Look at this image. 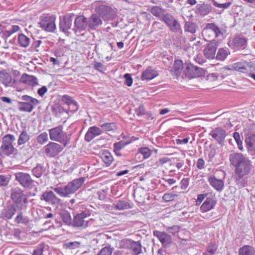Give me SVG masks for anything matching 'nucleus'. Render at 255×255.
<instances>
[{"mask_svg": "<svg viewBox=\"0 0 255 255\" xmlns=\"http://www.w3.org/2000/svg\"><path fill=\"white\" fill-rule=\"evenodd\" d=\"M84 182L85 178L80 177L68 182L65 186L54 188L53 190L62 197H69L82 186Z\"/></svg>", "mask_w": 255, "mask_h": 255, "instance_id": "obj_1", "label": "nucleus"}, {"mask_svg": "<svg viewBox=\"0 0 255 255\" xmlns=\"http://www.w3.org/2000/svg\"><path fill=\"white\" fill-rule=\"evenodd\" d=\"M15 139V137L11 134H7L2 138L1 144L0 147L1 156H9L17 152V150L13 145Z\"/></svg>", "mask_w": 255, "mask_h": 255, "instance_id": "obj_2", "label": "nucleus"}, {"mask_svg": "<svg viewBox=\"0 0 255 255\" xmlns=\"http://www.w3.org/2000/svg\"><path fill=\"white\" fill-rule=\"evenodd\" d=\"M10 198L14 202L13 204L16 205L18 210H22L25 209L27 198L21 189L18 188L12 189Z\"/></svg>", "mask_w": 255, "mask_h": 255, "instance_id": "obj_3", "label": "nucleus"}, {"mask_svg": "<svg viewBox=\"0 0 255 255\" xmlns=\"http://www.w3.org/2000/svg\"><path fill=\"white\" fill-rule=\"evenodd\" d=\"M97 12L104 20L114 19L116 16V11L110 6L101 4L96 8Z\"/></svg>", "mask_w": 255, "mask_h": 255, "instance_id": "obj_4", "label": "nucleus"}, {"mask_svg": "<svg viewBox=\"0 0 255 255\" xmlns=\"http://www.w3.org/2000/svg\"><path fill=\"white\" fill-rule=\"evenodd\" d=\"M184 74L188 78H196L204 74V70L190 63H185L184 67Z\"/></svg>", "mask_w": 255, "mask_h": 255, "instance_id": "obj_5", "label": "nucleus"}, {"mask_svg": "<svg viewBox=\"0 0 255 255\" xmlns=\"http://www.w3.org/2000/svg\"><path fill=\"white\" fill-rule=\"evenodd\" d=\"M51 140L63 143V147H65L67 142L64 141L65 133L63 131V126H59L49 130Z\"/></svg>", "mask_w": 255, "mask_h": 255, "instance_id": "obj_6", "label": "nucleus"}, {"mask_svg": "<svg viewBox=\"0 0 255 255\" xmlns=\"http://www.w3.org/2000/svg\"><path fill=\"white\" fill-rule=\"evenodd\" d=\"M75 28L72 30L74 33L77 35H84V33H81V32L85 31L87 26H88V19L83 15H80L75 19L74 21Z\"/></svg>", "mask_w": 255, "mask_h": 255, "instance_id": "obj_7", "label": "nucleus"}, {"mask_svg": "<svg viewBox=\"0 0 255 255\" xmlns=\"http://www.w3.org/2000/svg\"><path fill=\"white\" fill-rule=\"evenodd\" d=\"M162 21L166 24L171 31L176 33L182 32L180 23L171 14L168 13L164 15Z\"/></svg>", "mask_w": 255, "mask_h": 255, "instance_id": "obj_8", "label": "nucleus"}, {"mask_svg": "<svg viewBox=\"0 0 255 255\" xmlns=\"http://www.w3.org/2000/svg\"><path fill=\"white\" fill-rule=\"evenodd\" d=\"M252 168L253 166L251 164V161L247 158L235 169L237 178L240 179L244 176L248 174Z\"/></svg>", "mask_w": 255, "mask_h": 255, "instance_id": "obj_9", "label": "nucleus"}, {"mask_svg": "<svg viewBox=\"0 0 255 255\" xmlns=\"http://www.w3.org/2000/svg\"><path fill=\"white\" fill-rule=\"evenodd\" d=\"M55 17L48 15L43 17L39 23L40 27L46 31L53 32L56 28Z\"/></svg>", "mask_w": 255, "mask_h": 255, "instance_id": "obj_10", "label": "nucleus"}, {"mask_svg": "<svg viewBox=\"0 0 255 255\" xmlns=\"http://www.w3.org/2000/svg\"><path fill=\"white\" fill-rule=\"evenodd\" d=\"M63 147L60 144L50 142L44 147L45 152L48 157H54L63 150Z\"/></svg>", "mask_w": 255, "mask_h": 255, "instance_id": "obj_11", "label": "nucleus"}, {"mask_svg": "<svg viewBox=\"0 0 255 255\" xmlns=\"http://www.w3.org/2000/svg\"><path fill=\"white\" fill-rule=\"evenodd\" d=\"M89 215L85 212H82L77 214L74 218L73 226L85 228L88 226L89 220L88 217Z\"/></svg>", "mask_w": 255, "mask_h": 255, "instance_id": "obj_12", "label": "nucleus"}, {"mask_svg": "<svg viewBox=\"0 0 255 255\" xmlns=\"http://www.w3.org/2000/svg\"><path fill=\"white\" fill-rule=\"evenodd\" d=\"M15 180L24 188H31L33 183V180L30 176L25 173L18 172L15 173Z\"/></svg>", "mask_w": 255, "mask_h": 255, "instance_id": "obj_13", "label": "nucleus"}, {"mask_svg": "<svg viewBox=\"0 0 255 255\" xmlns=\"http://www.w3.org/2000/svg\"><path fill=\"white\" fill-rule=\"evenodd\" d=\"M17 206L14 204H8L1 211L0 217L5 220L11 219L15 215Z\"/></svg>", "mask_w": 255, "mask_h": 255, "instance_id": "obj_14", "label": "nucleus"}, {"mask_svg": "<svg viewBox=\"0 0 255 255\" xmlns=\"http://www.w3.org/2000/svg\"><path fill=\"white\" fill-rule=\"evenodd\" d=\"M153 234L155 237L158 238L164 247L168 248L171 246L172 239L170 235L164 232L158 231H153Z\"/></svg>", "mask_w": 255, "mask_h": 255, "instance_id": "obj_15", "label": "nucleus"}, {"mask_svg": "<svg viewBox=\"0 0 255 255\" xmlns=\"http://www.w3.org/2000/svg\"><path fill=\"white\" fill-rule=\"evenodd\" d=\"M74 16L73 13L66 14L63 16L60 21V30L66 33L71 27L72 24V18Z\"/></svg>", "mask_w": 255, "mask_h": 255, "instance_id": "obj_16", "label": "nucleus"}, {"mask_svg": "<svg viewBox=\"0 0 255 255\" xmlns=\"http://www.w3.org/2000/svg\"><path fill=\"white\" fill-rule=\"evenodd\" d=\"M219 144H222L226 136V130L220 127L216 128L212 130L209 134Z\"/></svg>", "mask_w": 255, "mask_h": 255, "instance_id": "obj_17", "label": "nucleus"}, {"mask_svg": "<svg viewBox=\"0 0 255 255\" xmlns=\"http://www.w3.org/2000/svg\"><path fill=\"white\" fill-rule=\"evenodd\" d=\"M87 19L88 27L92 30L96 29L103 24V21L98 13L92 14Z\"/></svg>", "mask_w": 255, "mask_h": 255, "instance_id": "obj_18", "label": "nucleus"}, {"mask_svg": "<svg viewBox=\"0 0 255 255\" xmlns=\"http://www.w3.org/2000/svg\"><path fill=\"white\" fill-rule=\"evenodd\" d=\"M208 181L210 185L219 192L222 191L224 187L223 179H219L217 176L212 175L208 178Z\"/></svg>", "mask_w": 255, "mask_h": 255, "instance_id": "obj_19", "label": "nucleus"}, {"mask_svg": "<svg viewBox=\"0 0 255 255\" xmlns=\"http://www.w3.org/2000/svg\"><path fill=\"white\" fill-rule=\"evenodd\" d=\"M247 158L246 156L241 153H233L231 154L229 156L231 164L235 167V168L239 166Z\"/></svg>", "mask_w": 255, "mask_h": 255, "instance_id": "obj_20", "label": "nucleus"}, {"mask_svg": "<svg viewBox=\"0 0 255 255\" xmlns=\"http://www.w3.org/2000/svg\"><path fill=\"white\" fill-rule=\"evenodd\" d=\"M217 47L216 41H212L208 44L204 50V54L208 59H214Z\"/></svg>", "mask_w": 255, "mask_h": 255, "instance_id": "obj_21", "label": "nucleus"}, {"mask_svg": "<svg viewBox=\"0 0 255 255\" xmlns=\"http://www.w3.org/2000/svg\"><path fill=\"white\" fill-rule=\"evenodd\" d=\"M103 132L102 130L96 127H90L85 136V139L87 142H90L96 136L101 135Z\"/></svg>", "mask_w": 255, "mask_h": 255, "instance_id": "obj_22", "label": "nucleus"}, {"mask_svg": "<svg viewBox=\"0 0 255 255\" xmlns=\"http://www.w3.org/2000/svg\"><path fill=\"white\" fill-rule=\"evenodd\" d=\"M158 75V72L151 67H148L144 70L141 75V80H150Z\"/></svg>", "mask_w": 255, "mask_h": 255, "instance_id": "obj_23", "label": "nucleus"}, {"mask_svg": "<svg viewBox=\"0 0 255 255\" xmlns=\"http://www.w3.org/2000/svg\"><path fill=\"white\" fill-rule=\"evenodd\" d=\"M20 82L21 83L34 86L38 85L37 79L36 77L32 75H28L27 74H23L20 79Z\"/></svg>", "mask_w": 255, "mask_h": 255, "instance_id": "obj_24", "label": "nucleus"}, {"mask_svg": "<svg viewBox=\"0 0 255 255\" xmlns=\"http://www.w3.org/2000/svg\"><path fill=\"white\" fill-rule=\"evenodd\" d=\"M0 80L5 87H12L15 82V80L13 79L10 74L8 73H1L0 75Z\"/></svg>", "mask_w": 255, "mask_h": 255, "instance_id": "obj_25", "label": "nucleus"}, {"mask_svg": "<svg viewBox=\"0 0 255 255\" xmlns=\"http://www.w3.org/2000/svg\"><path fill=\"white\" fill-rule=\"evenodd\" d=\"M229 69L235 70L242 73H248V63L246 62H239L233 64Z\"/></svg>", "mask_w": 255, "mask_h": 255, "instance_id": "obj_26", "label": "nucleus"}, {"mask_svg": "<svg viewBox=\"0 0 255 255\" xmlns=\"http://www.w3.org/2000/svg\"><path fill=\"white\" fill-rule=\"evenodd\" d=\"M41 200L46 202L58 203L60 199L57 198L52 191H46L43 193L40 197Z\"/></svg>", "mask_w": 255, "mask_h": 255, "instance_id": "obj_27", "label": "nucleus"}, {"mask_svg": "<svg viewBox=\"0 0 255 255\" xmlns=\"http://www.w3.org/2000/svg\"><path fill=\"white\" fill-rule=\"evenodd\" d=\"M216 204V201L212 198H207L200 207V209L203 213H206L213 209Z\"/></svg>", "mask_w": 255, "mask_h": 255, "instance_id": "obj_28", "label": "nucleus"}, {"mask_svg": "<svg viewBox=\"0 0 255 255\" xmlns=\"http://www.w3.org/2000/svg\"><path fill=\"white\" fill-rule=\"evenodd\" d=\"M211 7L204 3L198 4L196 7V12L202 16L208 14L211 10Z\"/></svg>", "mask_w": 255, "mask_h": 255, "instance_id": "obj_29", "label": "nucleus"}, {"mask_svg": "<svg viewBox=\"0 0 255 255\" xmlns=\"http://www.w3.org/2000/svg\"><path fill=\"white\" fill-rule=\"evenodd\" d=\"M150 12L154 16L160 18L162 21H163V17L164 15L168 14L165 13V10L164 9L157 6H152L151 8Z\"/></svg>", "mask_w": 255, "mask_h": 255, "instance_id": "obj_30", "label": "nucleus"}, {"mask_svg": "<svg viewBox=\"0 0 255 255\" xmlns=\"http://www.w3.org/2000/svg\"><path fill=\"white\" fill-rule=\"evenodd\" d=\"M255 248L249 245H245L239 250V255H255Z\"/></svg>", "mask_w": 255, "mask_h": 255, "instance_id": "obj_31", "label": "nucleus"}, {"mask_svg": "<svg viewBox=\"0 0 255 255\" xmlns=\"http://www.w3.org/2000/svg\"><path fill=\"white\" fill-rule=\"evenodd\" d=\"M202 35L206 41H210L212 40V41H213L212 40L213 38H216L215 34H214V33H213L212 31V30L207 26V24L202 31Z\"/></svg>", "mask_w": 255, "mask_h": 255, "instance_id": "obj_32", "label": "nucleus"}, {"mask_svg": "<svg viewBox=\"0 0 255 255\" xmlns=\"http://www.w3.org/2000/svg\"><path fill=\"white\" fill-rule=\"evenodd\" d=\"M184 65L181 60H176L174 62L171 71L174 72L176 76H178L180 74L182 70L184 71Z\"/></svg>", "mask_w": 255, "mask_h": 255, "instance_id": "obj_33", "label": "nucleus"}, {"mask_svg": "<svg viewBox=\"0 0 255 255\" xmlns=\"http://www.w3.org/2000/svg\"><path fill=\"white\" fill-rule=\"evenodd\" d=\"M30 139V135L25 130H23L20 133L18 140L17 144L21 145L26 143Z\"/></svg>", "mask_w": 255, "mask_h": 255, "instance_id": "obj_34", "label": "nucleus"}, {"mask_svg": "<svg viewBox=\"0 0 255 255\" xmlns=\"http://www.w3.org/2000/svg\"><path fill=\"white\" fill-rule=\"evenodd\" d=\"M230 53V51L228 48H220L217 53L216 58L217 60L223 61Z\"/></svg>", "mask_w": 255, "mask_h": 255, "instance_id": "obj_35", "label": "nucleus"}, {"mask_svg": "<svg viewBox=\"0 0 255 255\" xmlns=\"http://www.w3.org/2000/svg\"><path fill=\"white\" fill-rule=\"evenodd\" d=\"M18 108L20 111L30 113L34 109V107L28 103L19 102L18 103Z\"/></svg>", "mask_w": 255, "mask_h": 255, "instance_id": "obj_36", "label": "nucleus"}, {"mask_svg": "<svg viewBox=\"0 0 255 255\" xmlns=\"http://www.w3.org/2000/svg\"><path fill=\"white\" fill-rule=\"evenodd\" d=\"M130 248L135 255H138L141 253V245L138 242H132L130 244Z\"/></svg>", "mask_w": 255, "mask_h": 255, "instance_id": "obj_37", "label": "nucleus"}, {"mask_svg": "<svg viewBox=\"0 0 255 255\" xmlns=\"http://www.w3.org/2000/svg\"><path fill=\"white\" fill-rule=\"evenodd\" d=\"M45 171V168L40 164H37L36 167L33 168L32 172L35 177L39 178L41 177Z\"/></svg>", "mask_w": 255, "mask_h": 255, "instance_id": "obj_38", "label": "nucleus"}, {"mask_svg": "<svg viewBox=\"0 0 255 255\" xmlns=\"http://www.w3.org/2000/svg\"><path fill=\"white\" fill-rule=\"evenodd\" d=\"M245 142L250 150L255 151V135L252 134L246 138Z\"/></svg>", "mask_w": 255, "mask_h": 255, "instance_id": "obj_39", "label": "nucleus"}, {"mask_svg": "<svg viewBox=\"0 0 255 255\" xmlns=\"http://www.w3.org/2000/svg\"><path fill=\"white\" fill-rule=\"evenodd\" d=\"M18 41L20 45L23 47H27L30 42V39L21 33L18 35Z\"/></svg>", "mask_w": 255, "mask_h": 255, "instance_id": "obj_40", "label": "nucleus"}, {"mask_svg": "<svg viewBox=\"0 0 255 255\" xmlns=\"http://www.w3.org/2000/svg\"><path fill=\"white\" fill-rule=\"evenodd\" d=\"M115 205V208L119 210H123L131 208L130 204L126 201L120 200Z\"/></svg>", "mask_w": 255, "mask_h": 255, "instance_id": "obj_41", "label": "nucleus"}, {"mask_svg": "<svg viewBox=\"0 0 255 255\" xmlns=\"http://www.w3.org/2000/svg\"><path fill=\"white\" fill-rule=\"evenodd\" d=\"M197 27H198L195 23L190 21L186 22L184 25L185 31L191 33H195Z\"/></svg>", "mask_w": 255, "mask_h": 255, "instance_id": "obj_42", "label": "nucleus"}, {"mask_svg": "<svg viewBox=\"0 0 255 255\" xmlns=\"http://www.w3.org/2000/svg\"><path fill=\"white\" fill-rule=\"evenodd\" d=\"M207 26L210 28L212 30V31L215 35L216 37H218L220 35H222L223 33L220 29V28L214 23H208L207 24Z\"/></svg>", "mask_w": 255, "mask_h": 255, "instance_id": "obj_43", "label": "nucleus"}, {"mask_svg": "<svg viewBox=\"0 0 255 255\" xmlns=\"http://www.w3.org/2000/svg\"><path fill=\"white\" fill-rule=\"evenodd\" d=\"M21 99L24 101L25 103H28L30 105L34 107L39 103V101L36 99L33 98L28 95H23L21 97Z\"/></svg>", "mask_w": 255, "mask_h": 255, "instance_id": "obj_44", "label": "nucleus"}, {"mask_svg": "<svg viewBox=\"0 0 255 255\" xmlns=\"http://www.w3.org/2000/svg\"><path fill=\"white\" fill-rule=\"evenodd\" d=\"M143 155V159L148 158L151 155V151L148 147H141L138 149L136 156Z\"/></svg>", "mask_w": 255, "mask_h": 255, "instance_id": "obj_45", "label": "nucleus"}, {"mask_svg": "<svg viewBox=\"0 0 255 255\" xmlns=\"http://www.w3.org/2000/svg\"><path fill=\"white\" fill-rule=\"evenodd\" d=\"M61 217L63 221L67 225L72 224V219L69 213L66 211H63L60 213Z\"/></svg>", "mask_w": 255, "mask_h": 255, "instance_id": "obj_46", "label": "nucleus"}, {"mask_svg": "<svg viewBox=\"0 0 255 255\" xmlns=\"http://www.w3.org/2000/svg\"><path fill=\"white\" fill-rule=\"evenodd\" d=\"M224 0H213V4L217 7L226 9L231 5L232 3L231 2L223 3Z\"/></svg>", "mask_w": 255, "mask_h": 255, "instance_id": "obj_47", "label": "nucleus"}, {"mask_svg": "<svg viewBox=\"0 0 255 255\" xmlns=\"http://www.w3.org/2000/svg\"><path fill=\"white\" fill-rule=\"evenodd\" d=\"M14 221L17 224H23L26 225L28 224V220L26 217H24L21 212H18Z\"/></svg>", "mask_w": 255, "mask_h": 255, "instance_id": "obj_48", "label": "nucleus"}, {"mask_svg": "<svg viewBox=\"0 0 255 255\" xmlns=\"http://www.w3.org/2000/svg\"><path fill=\"white\" fill-rule=\"evenodd\" d=\"M100 127L105 131H113L117 129V125L114 123H105L101 124Z\"/></svg>", "mask_w": 255, "mask_h": 255, "instance_id": "obj_49", "label": "nucleus"}, {"mask_svg": "<svg viewBox=\"0 0 255 255\" xmlns=\"http://www.w3.org/2000/svg\"><path fill=\"white\" fill-rule=\"evenodd\" d=\"M62 101L63 103L69 106H75L76 110L77 109L76 102L73 100V99L72 97L68 95H64L62 97Z\"/></svg>", "mask_w": 255, "mask_h": 255, "instance_id": "obj_50", "label": "nucleus"}, {"mask_svg": "<svg viewBox=\"0 0 255 255\" xmlns=\"http://www.w3.org/2000/svg\"><path fill=\"white\" fill-rule=\"evenodd\" d=\"M101 158L107 166H109L113 161V156L110 152L103 153L101 156Z\"/></svg>", "mask_w": 255, "mask_h": 255, "instance_id": "obj_51", "label": "nucleus"}, {"mask_svg": "<svg viewBox=\"0 0 255 255\" xmlns=\"http://www.w3.org/2000/svg\"><path fill=\"white\" fill-rule=\"evenodd\" d=\"M234 43L238 46L245 47L247 40L244 37H236L234 40Z\"/></svg>", "mask_w": 255, "mask_h": 255, "instance_id": "obj_52", "label": "nucleus"}, {"mask_svg": "<svg viewBox=\"0 0 255 255\" xmlns=\"http://www.w3.org/2000/svg\"><path fill=\"white\" fill-rule=\"evenodd\" d=\"M10 181V177L8 175H0V187H6Z\"/></svg>", "mask_w": 255, "mask_h": 255, "instance_id": "obj_53", "label": "nucleus"}, {"mask_svg": "<svg viewBox=\"0 0 255 255\" xmlns=\"http://www.w3.org/2000/svg\"><path fill=\"white\" fill-rule=\"evenodd\" d=\"M48 140V134L46 132L40 133L37 138V142L40 144H43Z\"/></svg>", "mask_w": 255, "mask_h": 255, "instance_id": "obj_54", "label": "nucleus"}, {"mask_svg": "<svg viewBox=\"0 0 255 255\" xmlns=\"http://www.w3.org/2000/svg\"><path fill=\"white\" fill-rule=\"evenodd\" d=\"M177 197V194L173 193H167L164 194L162 199L165 202H170L175 200Z\"/></svg>", "mask_w": 255, "mask_h": 255, "instance_id": "obj_55", "label": "nucleus"}, {"mask_svg": "<svg viewBox=\"0 0 255 255\" xmlns=\"http://www.w3.org/2000/svg\"><path fill=\"white\" fill-rule=\"evenodd\" d=\"M100 47L101 50H103V52H106V51H110L112 50V46L110 43L106 41L102 42L100 45Z\"/></svg>", "mask_w": 255, "mask_h": 255, "instance_id": "obj_56", "label": "nucleus"}, {"mask_svg": "<svg viewBox=\"0 0 255 255\" xmlns=\"http://www.w3.org/2000/svg\"><path fill=\"white\" fill-rule=\"evenodd\" d=\"M113 249L110 247H105L103 248L98 254V255H111Z\"/></svg>", "mask_w": 255, "mask_h": 255, "instance_id": "obj_57", "label": "nucleus"}, {"mask_svg": "<svg viewBox=\"0 0 255 255\" xmlns=\"http://www.w3.org/2000/svg\"><path fill=\"white\" fill-rule=\"evenodd\" d=\"M128 143L126 142L125 141L122 140L119 142L115 143L114 144V147L115 149H116L117 150H121L123 148L125 147L126 145H127Z\"/></svg>", "mask_w": 255, "mask_h": 255, "instance_id": "obj_58", "label": "nucleus"}, {"mask_svg": "<svg viewBox=\"0 0 255 255\" xmlns=\"http://www.w3.org/2000/svg\"><path fill=\"white\" fill-rule=\"evenodd\" d=\"M180 227L178 226H173L166 227V230L172 235H175L179 231Z\"/></svg>", "mask_w": 255, "mask_h": 255, "instance_id": "obj_59", "label": "nucleus"}, {"mask_svg": "<svg viewBox=\"0 0 255 255\" xmlns=\"http://www.w3.org/2000/svg\"><path fill=\"white\" fill-rule=\"evenodd\" d=\"M124 77L125 79V84L128 87L131 86L133 82L131 75L127 73L125 74Z\"/></svg>", "mask_w": 255, "mask_h": 255, "instance_id": "obj_60", "label": "nucleus"}, {"mask_svg": "<svg viewBox=\"0 0 255 255\" xmlns=\"http://www.w3.org/2000/svg\"><path fill=\"white\" fill-rule=\"evenodd\" d=\"M44 245L41 244L39 247L34 250L32 255H42L44 251Z\"/></svg>", "mask_w": 255, "mask_h": 255, "instance_id": "obj_61", "label": "nucleus"}, {"mask_svg": "<svg viewBox=\"0 0 255 255\" xmlns=\"http://www.w3.org/2000/svg\"><path fill=\"white\" fill-rule=\"evenodd\" d=\"M80 243L78 242H69L66 244L67 247L70 249H74L79 247Z\"/></svg>", "mask_w": 255, "mask_h": 255, "instance_id": "obj_62", "label": "nucleus"}, {"mask_svg": "<svg viewBox=\"0 0 255 255\" xmlns=\"http://www.w3.org/2000/svg\"><path fill=\"white\" fill-rule=\"evenodd\" d=\"M216 250L217 248L215 245L211 244L208 247L207 251L206 252L211 254L212 255H214L216 253Z\"/></svg>", "mask_w": 255, "mask_h": 255, "instance_id": "obj_63", "label": "nucleus"}, {"mask_svg": "<svg viewBox=\"0 0 255 255\" xmlns=\"http://www.w3.org/2000/svg\"><path fill=\"white\" fill-rule=\"evenodd\" d=\"M196 166L199 169H202L205 167V161L202 158H199L197 160Z\"/></svg>", "mask_w": 255, "mask_h": 255, "instance_id": "obj_64", "label": "nucleus"}]
</instances>
